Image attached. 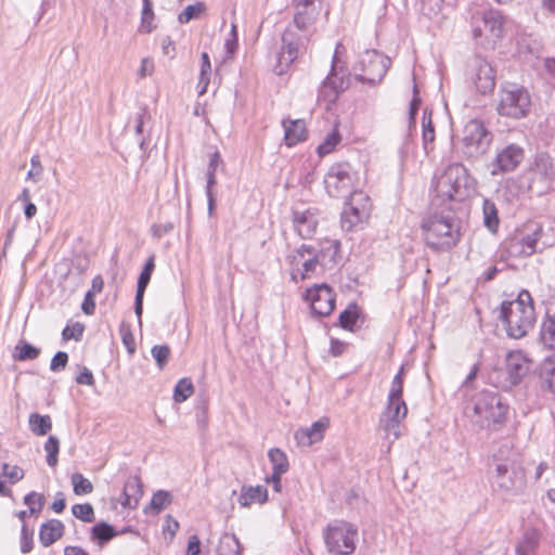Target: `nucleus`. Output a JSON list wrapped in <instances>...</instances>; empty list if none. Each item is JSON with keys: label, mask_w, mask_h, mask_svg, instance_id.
<instances>
[{"label": "nucleus", "mask_w": 555, "mask_h": 555, "mask_svg": "<svg viewBox=\"0 0 555 555\" xmlns=\"http://www.w3.org/2000/svg\"><path fill=\"white\" fill-rule=\"evenodd\" d=\"M340 141V134L337 128H333L324 139V141L318 146V153L320 156L330 154Z\"/></svg>", "instance_id": "nucleus-43"}, {"label": "nucleus", "mask_w": 555, "mask_h": 555, "mask_svg": "<svg viewBox=\"0 0 555 555\" xmlns=\"http://www.w3.org/2000/svg\"><path fill=\"white\" fill-rule=\"evenodd\" d=\"M2 473L12 483L24 478V470L17 465L3 464Z\"/></svg>", "instance_id": "nucleus-54"}, {"label": "nucleus", "mask_w": 555, "mask_h": 555, "mask_svg": "<svg viewBox=\"0 0 555 555\" xmlns=\"http://www.w3.org/2000/svg\"><path fill=\"white\" fill-rule=\"evenodd\" d=\"M319 266H321L320 255H318L313 249L312 256L307 257V259L302 262V267L298 273L301 275V279H307L315 272Z\"/></svg>", "instance_id": "nucleus-46"}, {"label": "nucleus", "mask_w": 555, "mask_h": 555, "mask_svg": "<svg viewBox=\"0 0 555 555\" xmlns=\"http://www.w3.org/2000/svg\"><path fill=\"white\" fill-rule=\"evenodd\" d=\"M472 81L480 93L486 94L495 86L494 73L491 65L483 59H476L472 64Z\"/></svg>", "instance_id": "nucleus-18"}, {"label": "nucleus", "mask_w": 555, "mask_h": 555, "mask_svg": "<svg viewBox=\"0 0 555 555\" xmlns=\"http://www.w3.org/2000/svg\"><path fill=\"white\" fill-rule=\"evenodd\" d=\"M72 513L76 518L85 522H91L94 520V511L92 505L89 503L73 505Z\"/></svg>", "instance_id": "nucleus-45"}, {"label": "nucleus", "mask_w": 555, "mask_h": 555, "mask_svg": "<svg viewBox=\"0 0 555 555\" xmlns=\"http://www.w3.org/2000/svg\"><path fill=\"white\" fill-rule=\"evenodd\" d=\"M117 535L115 529L107 522H99L91 530V537L100 544L106 543Z\"/></svg>", "instance_id": "nucleus-35"}, {"label": "nucleus", "mask_w": 555, "mask_h": 555, "mask_svg": "<svg viewBox=\"0 0 555 555\" xmlns=\"http://www.w3.org/2000/svg\"><path fill=\"white\" fill-rule=\"evenodd\" d=\"M357 173L348 163L332 165L325 177L324 185L331 197L341 198L353 192Z\"/></svg>", "instance_id": "nucleus-10"}, {"label": "nucleus", "mask_w": 555, "mask_h": 555, "mask_svg": "<svg viewBox=\"0 0 555 555\" xmlns=\"http://www.w3.org/2000/svg\"><path fill=\"white\" fill-rule=\"evenodd\" d=\"M33 532L28 531L26 525H23L21 532V552L27 554L33 550Z\"/></svg>", "instance_id": "nucleus-56"}, {"label": "nucleus", "mask_w": 555, "mask_h": 555, "mask_svg": "<svg viewBox=\"0 0 555 555\" xmlns=\"http://www.w3.org/2000/svg\"><path fill=\"white\" fill-rule=\"evenodd\" d=\"M408 413L406 404L403 400L387 401V406L379 418V428L385 433V439L392 443L401 436L400 424Z\"/></svg>", "instance_id": "nucleus-14"}, {"label": "nucleus", "mask_w": 555, "mask_h": 555, "mask_svg": "<svg viewBox=\"0 0 555 555\" xmlns=\"http://www.w3.org/2000/svg\"><path fill=\"white\" fill-rule=\"evenodd\" d=\"M268 500V490L263 486H243L238 496L242 507H249L253 504H263Z\"/></svg>", "instance_id": "nucleus-26"}, {"label": "nucleus", "mask_w": 555, "mask_h": 555, "mask_svg": "<svg viewBox=\"0 0 555 555\" xmlns=\"http://www.w3.org/2000/svg\"><path fill=\"white\" fill-rule=\"evenodd\" d=\"M326 551L333 555H350L356 550L358 529L345 520H334L323 530Z\"/></svg>", "instance_id": "nucleus-4"}, {"label": "nucleus", "mask_w": 555, "mask_h": 555, "mask_svg": "<svg viewBox=\"0 0 555 555\" xmlns=\"http://www.w3.org/2000/svg\"><path fill=\"white\" fill-rule=\"evenodd\" d=\"M153 16H154V13L152 10L151 0H143L141 22H142V27L145 29L146 33H150L152 30Z\"/></svg>", "instance_id": "nucleus-53"}, {"label": "nucleus", "mask_w": 555, "mask_h": 555, "mask_svg": "<svg viewBox=\"0 0 555 555\" xmlns=\"http://www.w3.org/2000/svg\"><path fill=\"white\" fill-rule=\"evenodd\" d=\"M205 9L204 3L197 2L196 4L188 5L180 14L179 22L182 24L189 23L191 20L197 17Z\"/></svg>", "instance_id": "nucleus-50"}, {"label": "nucleus", "mask_w": 555, "mask_h": 555, "mask_svg": "<svg viewBox=\"0 0 555 555\" xmlns=\"http://www.w3.org/2000/svg\"><path fill=\"white\" fill-rule=\"evenodd\" d=\"M293 222L296 232L302 238H310L318 225L317 218L310 210L295 211Z\"/></svg>", "instance_id": "nucleus-22"}, {"label": "nucleus", "mask_w": 555, "mask_h": 555, "mask_svg": "<svg viewBox=\"0 0 555 555\" xmlns=\"http://www.w3.org/2000/svg\"><path fill=\"white\" fill-rule=\"evenodd\" d=\"M268 457L272 464V474L283 475L288 470V460L282 450L278 448L269 450Z\"/></svg>", "instance_id": "nucleus-32"}, {"label": "nucleus", "mask_w": 555, "mask_h": 555, "mask_svg": "<svg viewBox=\"0 0 555 555\" xmlns=\"http://www.w3.org/2000/svg\"><path fill=\"white\" fill-rule=\"evenodd\" d=\"M31 169L27 173V179L37 182L43 171L42 165L40 163V157L38 155H34L30 159Z\"/></svg>", "instance_id": "nucleus-58"}, {"label": "nucleus", "mask_w": 555, "mask_h": 555, "mask_svg": "<svg viewBox=\"0 0 555 555\" xmlns=\"http://www.w3.org/2000/svg\"><path fill=\"white\" fill-rule=\"evenodd\" d=\"M28 426L30 431L36 436H44L52 428V420L50 415H41L39 413H31L28 418Z\"/></svg>", "instance_id": "nucleus-29"}, {"label": "nucleus", "mask_w": 555, "mask_h": 555, "mask_svg": "<svg viewBox=\"0 0 555 555\" xmlns=\"http://www.w3.org/2000/svg\"><path fill=\"white\" fill-rule=\"evenodd\" d=\"M68 362V356L64 351H59L54 354L50 363V370L57 372L64 370Z\"/></svg>", "instance_id": "nucleus-57"}, {"label": "nucleus", "mask_w": 555, "mask_h": 555, "mask_svg": "<svg viewBox=\"0 0 555 555\" xmlns=\"http://www.w3.org/2000/svg\"><path fill=\"white\" fill-rule=\"evenodd\" d=\"M528 370L527 359L521 352H511L507 356L506 371L513 384H517L527 374Z\"/></svg>", "instance_id": "nucleus-23"}, {"label": "nucleus", "mask_w": 555, "mask_h": 555, "mask_svg": "<svg viewBox=\"0 0 555 555\" xmlns=\"http://www.w3.org/2000/svg\"><path fill=\"white\" fill-rule=\"evenodd\" d=\"M153 70H154V63L151 59L149 57H144L142 61H141V66L138 70V76L140 78H144L146 76H151L153 74Z\"/></svg>", "instance_id": "nucleus-61"}, {"label": "nucleus", "mask_w": 555, "mask_h": 555, "mask_svg": "<svg viewBox=\"0 0 555 555\" xmlns=\"http://www.w3.org/2000/svg\"><path fill=\"white\" fill-rule=\"evenodd\" d=\"M44 451L47 453V464L54 467L59 461L60 440L55 436H50L44 442Z\"/></svg>", "instance_id": "nucleus-41"}, {"label": "nucleus", "mask_w": 555, "mask_h": 555, "mask_svg": "<svg viewBox=\"0 0 555 555\" xmlns=\"http://www.w3.org/2000/svg\"><path fill=\"white\" fill-rule=\"evenodd\" d=\"M540 337L545 347L550 349L555 348V306L553 304H550L546 308Z\"/></svg>", "instance_id": "nucleus-28"}, {"label": "nucleus", "mask_w": 555, "mask_h": 555, "mask_svg": "<svg viewBox=\"0 0 555 555\" xmlns=\"http://www.w3.org/2000/svg\"><path fill=\"white\" fill-rule=\"evenodd\" d=\"M224 48L229 56H231L237 48V34L235 24H232L230 37L225 40Z\"/></svg>", "instance_id": "nucleus-59"}, {"label": "nucleus", "mask_w": 555, "mask_h": 555, "mask_svg": "<svg viewBox=\"0 0 555 555\" xmlns=\"http://www.w3.org/2000/svg\"><path fill=\"white\" fill-rule=\"evenodd\" d=\"M152 273L147 271H141L138 279L137 294L134 300V312L139 319H141L143 310V296L144 292L151 281Z\"/></svg>", "instance_id": "nucleus-31"}, {"label": "nucleus", "mask_w": 555, "mask_h": 555, "mask_svg": "<svg viewBox=\"0 0 555 555\" xmlns=\"http://www.w3.org/2000/svg\"><path fill=\"white\" fill-rule=\"evenodd\" d=\"M473 422L481 428H489L503 421L507 408L496 393L480 391L472 400Z\"/></svg>", "instance_id": "nucleus-5"}, {"label": "nucleus", "mask_w": 555, "mask_h": 555, "mask_svg": "<svg viewBox=\"0 0 555 555\" xmlns=\"http://www.w3.org/2000/svg\"><path fill=\"white\" fill-rule=\"evenodd\" d=\"M541 378L543 385L546 386L550 391L555 392V358H548L544 361Z\"/></svg>", "instance_id": "nucleus-37"}, {"label": "nucleus", "mask_w": 555, "mask_h": 555, "mask_svg": "<svg viewBox=\"0 0 555 555\" xmlns=\"http://www.w3.org/2000/svg\"><path fill=\"white\" fill-rule=\"evenodd\" d=\"M170 502V493L164 490H159L153 494L151 500V506L158 513L162 509H164Z\"/></svg>", "instance_id": "nucleus-51"}, {"label": "nucleus", "mask_w": 555, "mask_h": 555, "mask_svg": "<svg viewBox=\"0 0 555 555\" xmlns=\"http://www.w3.org/2000/svg\"><path fill=\"white\" fill-rule=\"evenodd\" d=\"M201 73L199 80L197 83V93L198 95H203L207 92V87L210 81V73H211V64L209 60V55L206 52H203L201 55Z\"/></svg>", "instance_id": "nucleus-33"}, {"label": "nucleus", "mask_w": 555, "mask_h": 555, "mask_svg": "<svg viewBox=\"0 0 555 555\" xmlns=\"http://www.w3.org/2000/svg\"><path fill=\"white\" fill-rule=\"evenodd\" d=\"M525 158V150L516 143H508L499 149L493 163L491 164L490 173L498 176L501 173L515 170Z\"/></svg>", "instance_id": "nucleus-15"}, {"label": "nucleus", "mask_w": 555, "mask_h": 555, "mask_svg": "<svg viewBox=\"0 0 555 555\" xmlns=\"http://www.w3.org/2000/svg\"><path fill=\"white\" fill-rule=\"evenodd\" d=\"M340 48H343V44L338 43L333 56L331 73L323 81L319 91V99L326 101L328 104L334 103L339 93L348 87V79L345 77L344 67L339 66L338 53Z\"/></svg>", "instance_id": "nucleus-13"}, {"label": "nucleus", "mask_w": 555, "mask_h": 555, "mask_svg": "<svg viewBox=\"0 0 555 555\" xmlns=\"http://www.w3.org/2000/svg\"><path fill=\"white\" fill-rule=\"evenodd\" d=\"M312 254L313 248L306 244L301 245L300 248L295 250V253L289 256L291 264L294 267V270L299 272L302 267V262L307 259L308 256H312Z\"/></svg>", "instance_id": "nucleus-44"}, {"label": "nucleus", "mask_w": 555, "mask_h": 555, "mask_svg": "<svg viewBox=\"0 0 555 555\" xmlns=\"http://www.w3.org/2000/svg\"><path fill=\"white\" fill-rule=\"evenodd\" d=\"M70 480L76 495L89 494L93 491L92 482L85 478L80 473H74Z\"/></svg>", "instance_id": "nucleus-40"}, {"label": "nucleus", "mask_w": 555, "mask_h": 555, "mask_svg": "<svg viewBox=\"0 0 555 555\" xmlns=\"http://www.w3.org/2000/svg\"><path fill=\"white\" fill-rule=\"evenodd\" d=\"M531 99L528 91L515 83H506L500 90L498 112L501 116L519 119L528 115Z\"/></svg>", "instance_id": "nucleus-6"}, {"label": "nucleus", "mask_w": 555, "mask_h": 555, "mask_svg": "<svg viewBox=\"0 0 555 555\" xmlns=\"http://www.w3.org/2000/svg\"><path fill=\"white\" fill-rule=\"evenodd\" d=\"M64 525L61 520L51 519L41 525L39 530V540L43 546H50L56 542L64 533Z\"/></svg>", "instance_id": "nucleus-27"}, {"label": "nucleus", "mask_w": 555, "mask_h": 555, "mask_svg": "<svg viewBox=\"0 0 555 555\" xmlns=\"http://www.w3.org/2000/svg\"><path fill=\"white\" fill-rule=\"evenodd\" d=\"M538 544V534L535 531H527L522 540L516 546L517 555H529Z\"/></svg>", "instance_id": "nucleus-42"}, {"label": "nucleus", "mask_w": 555, "mask_h": 555, "mask_svg": "<svg viewBox=\"0 0 555 555\" xmlns=\"http://www.w3.org/2000/svg\"><path fill=\"white\" fill-rule=\"evenodd\" d=\"M330 425L328 418L323 417L314 422L310 427L299 428L295 431V439L299 446L310 447L323 439Z\"/></svg>", "instance_id": "nucleus-19"}, {"label": "nucleus", "mask_w": 555, "mask_h": 555, "mask_svg": "<svg viewBox=\"0 0 555 555\" xmlns=\"http://www.w3.org/2000/svg\"><path fill=\"white\" fill-rule=\"evenodd\" d=\"M483 224L491 232L495 233L499 228V216L498 209L493 202L490 199H483L482 205Z\"/></svg>", "instance_id": "nucleus-30"}, {"label": "nucleus", "mask_w": 555, "mask_h": 555, "mask_svg": "<svg viewBox=\"0 0 555 555\" xmlns=\"http://www.w3.org/2000/svg\"><path fill=\"white\" fill-rule=\"evenodd\" d=\"M493 489L503 498H512L522 492L526 486L525 475L509 461L495 462L491 476Z\"/></svg>", "instance_id": "nucleus-7"}, {"label": "nucleus", "mask_w": 555, "mask_h": 555, "mask_svg": "<svg viewBox=\"0 0 555 555\" xmlns=\"http://www.w3.org/2000/svg\"><path fill=\"white\" fill-rule=\"evenodd\" d=\"M142 495L143 490L140 477L131 476L125 482L120 504L126 508L134 509L137 508Z\"/></svg>", "instance_id": "nucleus-21"}, {"label": "nucleus", "mask_w": 555, "mask_h": 555, "mask_svg": "<svg viewBox=\"0 0 555 555\" xmlns=\"http://www.w3.org/2000/svg\"><path fill=\"white\" fill-rule=\"evenodd\" d=\"M194 392V387L189 378H182L180 379L173 391V400L178 403H181L185 401L188 398H190Z\"/></svg>", "instance_id": "nucleus-39"}, {"label": "nucleus", "mask_w": 555, "mask_h": 555, "mask_svg": "<svg viewBox=\"0 0 555 555\" xmlns=\"http://www.w3.org/2000/svg\"><path fill=\"white\" fill-rule=\"evenodd\" d=\"M435 141V129L430 115L427 117L426 113L423 116V145L426 153L429 152V145Z\"/></svg>", "instance_id": "nucleus-47"}, {"label": "nucleus", "mask_w": 555, "mask_h": 555, "mask_svg": "<svg viewBox=\"0 0 555 555\" xmlns=\"http://www.w3.org/2000/svg\"><path fill=\"white\" fill-rule=\"evenodd\" d=\"M76 383L79 385L93 386L94 377L88 367H83L80 374L76 377Z\"/></svg>", "instance_id": "nucleus-60"}, {"label": "nucleus", "mask_w": 555, "mask_h": 555, "mask_svg": "<svg viewBox=\"0 0 555 555\" xmlns=\"http://www.w3.org/2000/svg\"><path fill=\"white\" fill-rule=\"evenodd\" d=\"M321 7L313 4H295L294 24L300 30H307L320 14Z\"/></svg>", "instance_id": "nucleus-24"}, {"label": "nucleus", "mask_w": 555, "mask_h": 555, "mask_svg": "<svg viewBox=\"0 0 555 555\" xmlns=\"http://www.w3.org/2000/svg\"><path fill=\"white\" fill-rule=\"evenodd\" d=\"M501 319L509 337L515 339L525 337L533 328L537 320L531 294L522 289L516 299L503 301Z\"/></svg>", "instance_id": "nucleus-1"}, {"label": "nucleus", "mask_w": 555, "mask_h": 555, "mask_svg": "<svg viewBox=\"0 0 555 555\" xmlns=\"http://www.w3.org/2000/svg\"><path fill=\"white\" fill-rule=\"evenodd\" d=\"M24 503L29 507L30 515L37 514L42 508L43 495L33 491L25 495Z\"/></svg>", "instance_id": "nucleus-52"}, {"label": "nucleus", "mask_w": 555, "mask_h": 555, "mask_svg": "<svg viewBox=\"0 0 555 555\" xmlns=\"http://www.w3.org/2000/svg\"><path fill=\"white\" fill-rule=\"evenodd\" d=\"M434 191L436 197L441 203L451 201H463L470 196L476 189V181L467 172V169L461 164L449 165L434 180Z\"/></svg>", "instance_id": "nucleus-3"}, {"label": "nucleus", "mask_w": 555, "mask_h": 555, "mask_svg": "<svg viewBox=\"0 0 555 555\" xmlns=\"http://www.w3.org/2000/svg\"><path fill=\"white\" fill-rule=\"evenodd\" d=\"M150 118V115L147 113L146 108H142L141 112L135 117V133L142 134L143 132V126L145 124V120Z\"/></svg>", "instance_id": "nucleus-63"}, {"label": "nucleus", "mask_w": 555, "mask_h": 555, "mask_svg": "<svg viewBox=\"0 0 555 555\" xmlns=\"http://www.w3.org/2000/svg\"><path fill=\"white\" fill-rule=\"evenodd\" d=\"M201 552V541L197 535H191L189 538L188 547L185 555H199Z\"/></svg>", "instance_id": "nucleus-62"}, {"label": "nucleus", "mask_w": 555, "mask_h": 555, "mask_svg": "<svg viewBox=\"0 0 555 555\" xmlns=\"http://www.w3.org/2000/svg\"><path fill=\"white\" fill-rule=\"evenodd\" d=\"M83 333V325L80 323H75L74 325L69 326L67 325L63 332L62 336L64 340L75 339L79 340Z\"/></svg>", "instance_id": "nucleus-55"}, {"label": "nucleus", "mask_w": 555, "mask_h": 555, "mask_svg": "<svg viewBox=\"0 0 555 555\" xmlns=\"http://www.w3.org/2000/svg\"><path fill=\"white\" fill-rule=\"evenodd\" d=\"M159 370H163L168 362L170 348L167 345H156L151 350Z\"/></svg>", "instance_id": "nucleus-48"}, {"label": "nucleus", "mask_w": 555, "mask_h": 555, "mask_svg": "<svg viewBox=\"0 0 555 555\" xmlns=\"http://www.w3.org/2000/svg\"><path fill=\"white\" fill-rule=\"evenodd\" d=\"M242 545L235 534L227 533L222 537L218 555H241Z\"/></svg>", "instance_id": "nucleus-34"}, {"label": "nucleus", "mask_w": 555, "mask_h": 555, "mask_svg": "<svg viewBox=\"0 0 555 555\" xmlns=\"http://www.w3.org/2000/svg\"><path fill=\"white\" fill-rule=\"evenodd\" d=\"M527 233L516 237L512 245V253L520 256H531L535 253L537 243L541 240L543 228L541 224L531 222L526 225Z\"/></svg>", "instance_id": "nucleus-17"}, {"label": "nucleus", "mask_w": 555, "mask_h": 555, "mask_svg": "<svg viewBox=\"0 0 555 555\" xmlns=\"http://www.w3.org/2000/svg\"><path fill=\"white\" fill-rule=\"evenodd\" d=\"M359 317L358 306L350 304L343 312H340L338 322L345 330H352Z\"/></svg>", "instance_id": "nucleus-38"}, {"label": "nucleus", "mask_w": 555, "mask_h": 555, "mask_svg": "<svg viewBox=\"0 0 555 555\" xmlns=\"http://www.w3.org/2000/svg\"><path fill=\"white\" fill-rule=\"evenodd\" d=\"M390 59L375 50L364 51L353 66L354 77L361 82L375 85L386 75Z\"/></svg>", "instance_id": "nucleus-8"}, {"label": "nucleus", "mask_w": 555, "mask_h": 555, "mask_svg": "<svg viewBox=\"0 0 555 555\" xmlns=\"http://www.w3.org/2000/svg\"><path fill=\"white\" fill-rule=\"evenodd\" d=\"M472 28L475 39H482L488 43L495 42L503 36L504 17L498 10H478L472 14Z\"/></svg>", "instance_id": "nucleus-9"}, {"label": "nucleus", "mask_w": 555, "mask_h": 555, "mask_svg": "<svg viewBox=\"0 0 555 555\" xmlns=\"http://www.w3.org/2000/svg\"><path fill=\"white\" fill-rule=\"evenodd\" d=\"M305 298L310 302L311 310L315 315L326 317L334 310L335 295L326 284L308 288Z\"/></svg>", "instance_id": "nucleus-16"}, {"label": "nucleus", "mask_w": 555, "mask_h": 555, "mask_svg": "<svg viewBox=\"0 0 555 555\" xmlns=\"http://www.w3.org/2000/svg\"><path fill=\"white\" fill-rule=\"evenodd\" d=\"M94 295H91L89 293L86 294L85 300L81 305V309L86 314H93L95 309V302L93 300Z\"/></svg>", "instance_id": "nucleus-64"}, {"label": "nucleus", "mask_w": 555, "mask_h": 555, "mask_svg": "<svg viewBox=\"0 0 555 555\" xmlns=\"http://www.w3.org/2000/svg\"><path fill=\"white\" fill-rule=\"evenodd\" d=\"M426 244L434 250H449L460 240V225L451 210L433 212L422 221Z\"/></svg>", "instance_id": "nucleus-2"}, {"label": "nucleus", "mask_w": 555, "mask_h": 555, "mask_svg": "<svg viewBox=\"0 0 555 555\" xmlns=\"http://www.w3.org/2000/svg\"><path fill=\"white\" fill-rule=\"evenodd\" d=\"M372 204L369 195L362 191L351 192L341 214V228L346 231H351L359 223L369 219Z\"/></svg>", "instance_id": "nucleus-12"}, {"label": "nucleus", "mask_w": 555, "mask_h": 555, "mask_svg": "<svg viewBox=\"0 0 555 555\" xmlns=\"http://www.w3.org/2000/svg\"><path fill=\"white\" fill-rule=\"evenodd\" d=\"M282 125L284 128V141L287 146H293L306 140V125L302 119H284Z\"/></svg>", "instance_id": "nucleus-25"}, {"label": "nucleus", "mask_w": 555, "mask_h": 555, "mask_svg": "<svg viewBox=\"0 0 555 555\" xmlns=\"http://www.w3.org/2000/svg\"><path fill=\"white\" fill-rule=\"evenodd\" d=\"M39 354L40 350L26 340H20L15 346L14 358L18 361L35 360Z\"/></svg>", "instance_id": "nucleus-36"}, {"label": "nucleus", "mask_w": 555, "mask_h": 555, "mask_svg": "<svg viewBox=\"0 0 555 555\" xmlns=\"http://www.w3.org/2000/svg\"><path fill=\"white\" fill-rule=\"evenodd\" d=\"M492 140L491 133L480 120H469L463 129V153L472 158L486 153Z\"/></svg>", "instance_id": "nucleus-11"}, {"label": "nucleus", "mask_w": 555, "mask_h": 555, "mask_svg": "<svg viewBox=\"0 0 555 555\" xmlns=\"http://www.w3.org/2000/svg\"><path fill=\"white\" fill-rule=\"evenodd\" d=\"M403 366L399 370L397 375L393 377L391 387L388 393L390 400H402L403 392Z\"/></svg>", "instance_id": "nucleus-49"}, {"label": "nucleus", "mask_w": 555, "mask_h": 555, "mask_svg": "<svg viewBox=\"0 0 555 555\" xmlns=\"http://www.w3.org/2000/svg\"><path fill=\"white\" fill-rule=\"evenodd\" d=\"M283 46L278 54V62L274 67L275 73L279 75L284 74L287 67L298 56V44L293 41V35L286 31L282 38Z\"/></svg>", "instance_id": "nucleus-20"}]
</instances>
